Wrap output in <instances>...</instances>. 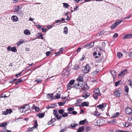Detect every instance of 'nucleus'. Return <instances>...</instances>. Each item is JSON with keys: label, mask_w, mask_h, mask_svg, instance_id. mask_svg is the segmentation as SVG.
Here are the masks:
<instances>
[{"label": "nucleus", "mask_w": 132, "mask_h": 132, "mask_svg": "<svg viewBox=\"0 0 132 132\" xmlns=\"http://www.w3.org/2000/svg\"><path fill=\"white\" fill-rule=\"evenodd\" d=\"M55 117H56L58 120L60 119L61 118V116L59 115L58 114L57 115H56Z\"/></svg>", "instance_id": "obj_46"}, {"label": "nucleus", "mask_w": 132, "mask_h": 132, "mask_svg": "<svg viewBox=\"0 0 132 132\" xmlns=\"http://www.w3.org/2000/svg\"><path fill=\"white\" fill-rule=\"evenodd\" d=\"M7 125L6 123H2L0 125V126L2 127H4Z\"/></svg>", "instance_id": "obj_50"}, {"label": "nucleus", "mask_w": 132, "mask_h": 132, "mask_svg": "<svg viewBox=\"0 0 132 132\" xmlns=\"http://www.w3.org/2000/svg\"><path fill=\"white\" fill-rule=\"evenodd\" d=\"M117 56L118 58H120L122 57V54L120 52L117 53Z\"/></svg>", "instance_id": "obj_25"}, {"label": "nucleus", "mask_w": 132, "mask_h": 132, "mask_svg": "<svg viewBox=\"0 0 132 132\" xmlns=\"http://www.w3.org/2000/svg\"><path fill=\"white\" fill-rule=\"evenodd\" d=\"M56 119L55 118H52L51 120L50 121V122H51L52 123L55 121L56 120Z\"/></svg>", "instance_id": "obj_60"}, {"label": "nucleus", "mask_w": 132, "mask_h": 132, "mask_svg": "<svg viewBox=\"0 0 132 132\" xmlns=\"http://www.w3.org/2000/svg\"><path fill=\"white\" fill-rule=\"evenodd\" d=\"M127 73V69H125L123 70L122 71L118 74L119 76H122L125 75Z\"/></svg>", "instance_id": "obj_6"}, {"label": "nucleus", "mask_w": 132, "mask_h": 132, "mask_svg": "<svg viewBox=\"0 0 132 132\" xmlns=\"http://www.w3.org/2000/svg\"><path fill=\"white\" fill-rule=\"evenodd\" d=\"M55 97L56 99H59L60 98V96L59 95H56Z\"/></svg>", "instance_id": "obj_64"}, {"label": "nucleus", "mask_w": 132, "mask_h": 132, "mask_svg": "<svg viewBox=\"0 0 132 132\" xmlns=\"http://www.w3.org/2000/svg\"><path fill=\"white\" fill-rule=\"evenodd\" d=\"M20 9V8L19 6H18L17 7H16L15 8V10H14V12H17L19 11Z\"/></svg>", "instance_id": "obj_20"}, {"label": "nucleus", "mask_w": 132, "mask_h": 132, "mask_svg": "<svg viewBox=\"0 0 132 132\" xmlns=\"http://www.w3.org/2000/svg\"><path fill=\"white\" fill-rule=\"evenodd\" d=\"M126 113L127 114H129L132 112L131 109L129 108H127L125 110Z\"/></svg>", "instance_id": "obj_13"}, {"label": "nucleus", "mask_w": 132, "mask_h": 132, "mask_svg": "<svg viewBox=\"0 0 132 132\" xmlns=\"http://www.w3.org/2000/svg\"><path fill=\"white\" fill-rule=\"evenodd\" d=\"M3 114L6 115L8 114V113L6 111H3Z\"/></svg>", "instance_id": "obj_59"}, {"label": "nucleus", "mask_w": 132, "mask_h": 132, "mask_svg": "<svg viewBox=\"0 0 132 132\" xmlns=\"http://www.w3.org/2000/svg\"><path fill=\"white\" fill-rule=\"evenodd\" d=\"M53 113L54 115L55 116L56 115L58 114L56 110H54L53 111Z\"/></svg>", "instance_id": "obj_49"}, {"label": "nucleus", "mask_w": 132, "mask_h": 132, "mask_svg": "<svg viewBox=\"0 0 132 132\" xmlns=\"http://www.w3.org/2000/svg\"><path fill=\"white\" fill-rule=\"evenodd\" d=\"M75 82V80H71L70 81L68 84H70V85L73 86V85L74 84Z\"/></svg>", "instance_id": "obj_36"}, {"label": "nucleus", "mask_w": 132, "mask_h": 132, "mask_svg": "<svg viewBox=\"0 0 132 132\" xmlns=\"http://www.w3.org/2000/svg\"><path fill=\"white\" fill-rule=\"evenodd\" d=\"M132 37V34H127L124 36L122 38L123 39H129Z\"/></svg>", "instance_id": "obj_10"}, {"label": "nucleus", "mask_w": 132, "mask_h": 132, "mask_svg": "<svg viewBox=\"0 0 132 132\" xmlns=\"http://www.w3.org/2000/svg\"><path fill=\"white\" fill-rule=\"evenodd\" d=\"M94 42H91L90 43H88L86 45L83 46V47L84 48L89 49L90 48L92 47V46L94 45Z\"/></svg>", "instance_id": "obj_3"}, {"label": "nucleus", "mask_w": 132, "mask_h": 132, "mask_svg": "<svg viewBox=\"0 0 132 132\" xmlns=\"http://www.w3.org/2000/svg\"><path fill=\"white\" fill-rule=\"evenodd\" d=\"M125 91L127 93V94H126L127 95V94L128 92L129 88L127 86H126L125 87Z\"/></svg>", "instance_id": "obj_38"}, {"label": "nucleus", "mask_w": 132, "mask_h": 132, "mask_svg": "<svg viewBox=\"0 0 132 132\" xmlns=\"http://www.w3.org/2000/svg\"><path fill=\"white\" fill-rule=\"evenodd\" d=\"M11 47L10 46H8L7 48V49L9 51H11Z\"/></svg>", "instance_id": "obj_62"}, {"label": "nucleus", "mask_w": 132, "mask_h": 132, "mask_svg": "<svg viewBox=\"0 0 132 132\" xmlns=\"http://www.w3.org/2000/svg\"><path fill=\"white\" fill-rule=\"evenodd\" d=\"M110 71L113 77V79H114V78L116 77V74L115 71L114 70H113L112 71Z\"/></svg>", "instance_id": "obj_18"}, {"label": "nucleus", "mask_w": 132, "mask_h": 132, "mask_svg": "<svg viewBox=\"0 0 132 132\" xmlns=\"http://www.w3.org/2000/svg\"><path fill=\"white\" fill-rule=\"evenodd\" d=\"M67 128H64L63 129H62L60 131V132H63L66 130Z\"/></svg>", "instance_id": "obj_58"}, {"label": "nucleus", "mask_w": 132, "mask_h": 132, "mask_svg": "<svg viewBox=\"0 0 132 132\" xmlns=\"http://www.w3.org/2000/svg\"><path fill=\"white\" fill-rule=\"evenodd\" d=\"M23 107L24 109V112L28 111L30 109L29 106L28 105H25Z\"/></svg>", "instance_id": "obj_14"}, {"label": "nucleus", "mask_w": 132, "mask_h": 132, "mask_svg": "<svg viewBox=\"0 0 132 132\" xmlns=\"http://www.w3.org/2000/svg\"><path fill=\"white\" fill-rule=\"evenodd\" d=\"M99 70L98 69H96L95 70H94L92 73V75L93 76H95L97 74Z\"/></svg>", "instance_id": "obj_17"}, {"label": "nucleus", "mask_w": 132, "mask_h": 132, "mask_svg": "<svg viewBox=\"0 0 132 132\" xmlns=\"http://www.w3.org/2000/svg\"><path fill=\"white\" fill-rule=\"evenodd\" d=\"M94 94L93 95V96L95 100H97L98 96L101 95V93H100L99 88L95 89L94 90Z\"/></svg>", "instance_id": "obj_1"}, {"label": "nucleus", "mask_w": 132, "mask_h": 132, "mask_svg": "<svg viewBox=\"0 0 132 132\" xmlns=\"http://www.w3.org/2000/svg\"><path fill=\"white\" fill-rule=\"evenodd\" d=\"M73 87V86L72 85L69 84H68L67 85V87L68 90H70Z\"/></svg>", "instance_id": "obj_28"}, {"label": "nucleus", "mask_w": 132, "mask_h": 132, "mask_svg": "<svg viewBox=\"0 0 132 132\" xmlns=\"http://www.w3.org/2000/svg\"><path fill=\"white\" fill-rule=\"evenodd\" d=\"M92 129L91 127H86L85 129V130L86 132H88L91 131Z\"/></svg>", "instance_id": "obj_19"}, {"label": "nucleus", "mask_w": 132, "mask_h": 132, "mask_svg": "<svg viewBox=\"0 0 132 132\" xmlns=\"http://www.w3.org/2000/svg\"><path fill=\"white\" fill-rule=\"evenodd\" d=\"M68 116V114L67 113H64L62 114V116L63 117H66Z\"/></svg>", "instance_id": "obj_43"}, {"label": "nucleus", "mask_w": 132, "mask_h": 132, "mask_svg": "<svg viewBox=\"0 0 132 132\" xmlns=\"http://www.w3.org/2000/svg\"><path fill=\"white\" fill-rule=\"evenodd\" d=\"M131 14H130L129 15H128L127 17L124 18L123 19H129L130 17L131 16Z\"/></svg>", "instance_id": "obj_42"}, {"label": "nucleus", "mask_w": 132, "mask_h": 132, "mask_svg": "<svg viewBox=\"0 0 132 132\" xmlns=\"http://www.w3.org/2000/svg\"><path fill=\"white\" fill-rule=\"evenodd\" d=\"M84 75H80L79 77L77 78V80L78 81L81 82V83L83 82V77Z\"/></svg>", "instance_id": "obj_8"}, {"label": "nucleus", "mask_w": 132, "mask_h": 132, "mask_svg": "<svg viewBox=\"0 0 132 132\" xmlns=\"http://www.w3.org/2000/svg\"><path fill=\"white\" fill-rule=\"evenodd\" d=\"M11 19L13 22H16L18 20V18L16 16L13 15L11 17Z\"/></svg>", "instance_id": "obj_11"}, {"label": "nucleus", "mask_w": 132, "mask_h": 132, "mask_svg": "<svg viewBox=\"0 0 132 132\" xmlns=\"http://www.w3.org/2000/svg\"><path fill=\"white\" fill-rule=\"evenodd\" d=\"M6 110L8 114V113L10 114L12 112V110L11 109H7Z\"/></svg>", "instance_id": "obj_52"}, {"label": "nucleus", "mask_w": 132, "mask_h": 132, "mask_svg": "<svg viewBox=\"0 0 132 132\" xmlns=\"http://www.w3.org/2000/svg\"><path fill=\"white\" fill-rule=\"evenodd\" d=\"M116 119H112L109 122H108V123H115L116 122Z\"/></svg>", "instance_id": "obj_47"}, {"label": "nucleus", "mask_w": 132, "mask_h": 132, "mask_svg": "<svg viewBox=\"0 0 132 132\" xmlns=\"http://www.w3.org/2000/svg\"><path fill=\"white\" fill-rule=\"evenodd\" d=\"M104 31H102L100 32H99L98 34L99 35V36H101L102 35L104 34Z\"/></svg>", "instance_id": "obj_51"}, {"label": "nucleus", "mask_w": 132, "mask_h": 132, "mask_svg": "<svg viewBox=\"0 0 132 132\" xmlns=\"http://www.w3.org/2000/svg\"><path fill=\"white\" fill-rule=\"evenodd\" d=\"M78 124L76 123H71L70 124V126L73 128L75 127Z\"/></svg>", "instance_id": "obj_37"}, {"label": "nucleus", "mask_w": 132, "mask_h": 132, "mask_svg": "<svg viewBox=\"0 0 132 132\" xmlns=\"http://www.w3.org/2000/svg\"><path fill=\"white\" fill-rule=\"evenodd\" d=\"M63 33L65 34H67L68 33V29L66 27H65L64 28Z\"/></svg>", "instance_id": "obj_22"}, {"label": "nucleus", "mask_w": 132, "mask_h": 132, "mask_svg": "<svg viewBox=\"0 0 132 132\" xmlns=\"http://www.w3.org/2000/svg\"><path fill=\"white\" fill-rule=\"evenodd\" d=\"M106 105L105 104L103 103L101 104H100V105L97 106V107L99 109H102L104 108V107H105Z\"/></svg>", "instance_id": "obj_15"}, {"label": "nucleus", "mask_w": 132, "mask_h": 132, "mask_svg": "<svg viewBox=\"0 0 132 132\" xmlns=\"http://www.w3.org/2000/svg\"><path fill=\"white\" fill-rule=\"evenodd\" d=\"M120 91L118 89L116 90V91L114 92V95L117 97H118L120 96Z\"/></svg>", "instance_id": "obj_12"}, {"label": "nucleus", "mask_w": 132, "mask_h": 132, "mask_svg": "<svg viewBox=\"0 0 132 132\" xmlns=\"http://www.w3.org/2000/svg\"><path fill=\"white\" fill-rule=\"evenodd\" d=\"M35 125L34 126L31 128H28V131H31L33 130L34 129L36 128L38 126L37 124V122L36 120H35L34 121Z\"/></svg>", "instance_id": "obj_5"}, {"label": "nucleus", "mask_w": 132, "mask_h": 132, "mask_svg": "<svg viewBox=\"0 0 132 132\" xmlns=\"http://www.w3.org/2000/svg\"><path fill=\"white\" fill-rule=\"evenodd\" d=\"M87 120L85 119L83 120L80 121L79 122V124L80 125H84L85 123H86Z\"/></svg>", "instance_id": "obj_24"}, {"label": "nucleus", "mask_w": 132, "mask_h": 132, "mask_svg": "<svg viewBox=\"0 0 132 132\" xmlns=\"http://www.w3.org/2000/svg\"><path fill=\"white\" fill-rule=\"evenodd\" d=\"M11 51L14 52H16L17 51V49L15 46H14L11 48Z\"/></svg>", "instance_id": "obj_23"}, {"label": "nucleus", "mask_w": 132, "mask_h": 132, "mask_svg": "<svg viewBox=\"0 0 132 132\" xmlns=\"http://www.w3.org/2000/svg\"><path fill=\"white\" fill-rule=\"evenodd\" d=\"M79 67V66H75L73 68V69L75 70H77Z\"/></svg>", "instance_id": "obj_55"}, {"label": "nucleus", "mask_w": 132, "mask_h": 132, "mask_svg": "<svg viewBox=\"0 0 132 132\" xmlns=\"http://www.w3.org/2000/svg\"><path fill=\"white\" fill-rule=\"evenodd\" d=\"M38 116L40 118H43L44 116V114L43 113H39L38 114Z\"/></svg>", "instance_id": "obj_34"}, {"label": "nucleus", "mask_w": 132, "mask_h": 132, "mask_svg": "<svg viewBox=\"0 0 132 132\" xmlns=\"http://www.w3.org/2000/svg\"><path fill=\"white\" fill-rule=\"evenodd\" d=\"M83 84V82H82V83H78L77 84H76L75 85H73V87L76 88H78L82 86Z\"/></svg>", "instance_id": "obj_9"}, {"label": "nucleus", "mask_w": 132, "mask_h": 132, "mask_svg": "<svg viewBox=\"0 0 132 132\" xmlns=\"http://www.w3.org/2000/svg\"><path fill=\"white\" fill-rule=\"evenodd\" d=\"M51 54V52L50 51L47 52L46 53V54L47 56H49Z\"/></svg>", "instance_id": "obj_53"}, {"label": "nucleus", "mask_w": 132, "mask_h": 132, "mask_svg": "<svg viewBox=\"0 0 132 132\" xmlns=\"http://www.w3.org/2000/svg\"><path fill=\"white\" fill-rule=\"evenodd\" d=\"M24 34L26 35H29L30 34L31 32L28 29H26L24 31Z\"/></svg>", "instance_id": "obj_16"}, {"label": "nucleus", "mask_w": 132, "mask_h": 132, "mask_svg": "<svg viewBox=\"0 0 132 132\" xmlns=\"http://www.w3.org/2000/svg\"><path fill=\"white\" fill-rule=\"evenodd\" d=\"M119 114V112H117L116 113H114L112 116L113 117H115L116 116H118Z\"/></svg>", "instance_id": "obj_39"}, {"label": "nucleus", "mask_w": 132, "mask_h": 132, "mask_svg": "<svg viewBox=\"0 0 132 132\" xmlns=\"http://www.w3.org/2000/svg\"><path fill=\"white\" fill-rule=\"evenodd\" d=\"M59 112L60 114H62L64 112V110L63 109H60L59 110Z\"/></svg>", "instance_id": "obj_44"}, {"label": "nucleus", "mask_w": 132, "mask_h": 132, "mask_svg": "<svg viewBox=\"0 0 132 132\" xmlns=\"http://www.w3.org/2000/svg\"><path fill=\"white\" fill-rule=\"evenodd\" d=\"M47 96L48 97V98L49 99H52L53 98V94H47Z\"/></svg>", "instance_id": "obj_32"}, {"label": "nucleus", "mask_w": 132, "mask_h": 132, "mask_svg": "<svg viewBox=\"0 0 132 132\" xmlns=\"http://www.w3.org/2000/svg\"><path fill=\"white\" fill-rule=\"evenodd\" d=\"M89 93L87 92H84L82 95V96L85 98L88 97L90 95Z\"/></svg>", "instance_id": "obj_7"}, {"label": "nucleus", "mask_w": 132, "mask_h": 132, "mask_svg": "<svg viewBox=\"0 0 132 132\" xmlns=\"http://www.w3.org/2000/svg\"><path fill=\"white\" fill-rule=\"evenodd\" d=\"M123 20H118L117 22L113 23V24L111 26V29H113L115 28L120 23L122 22L123 21Z\"/></svg>", "instance_id": "obj_2"}, {"label": "nucleus", "mask_w": 132, "mask_h": 132, "mask_svg": "<svg viewBox=\"0 0 132 132\" xmlns=\"http://www.w3.org/2000/svg\"><path fill=\"white\" fill-rule=\"evenodd\" d=\"M118 36V34L117 33H116L114 34L113 36V37L114 38L117 37Z\"/></svg>", "instance_id": "obj_56"}, {"label": "nucleus", "mask_w": 132, "mask_h": 132, "mask_svg": "<svg viewBox=\"0 0 132 132\" xmlns=\"http://www.w3.org/2000/svg\"><path fill=\"white\" fill-rule=\"evenodd\" d=\"M22 80V79L21 78H20L19 79V80H18V81L15 83V84L16 85H18L19 84V82H21Z\"/></svg>", "instance_id": "obj_48"}, {"label": "nucleus", "mask_w": 132, "mask_h": 132, "mask_svg": "<svg viewBox=\"0 0 132 132\" xmlns=\"http://www.w3.org/2000/svg\"><path fill=\"white\" fill-rule=\"evenodd\" d=\"M36 81L38 82V83H40L42 81V80L41 79H36Z\"/></svg>", "instance_id": "obj_54"}, {"label": "nucleus", "mask_w": 132, "mask_h": 132, "mask_svg": "<svg viewBox=\"0 0 132 132\" xmlns=\"http://www.w3.org/2000/svg\"><path fill=\"white\" fill-rule=\"evenodd\" d=\"M19 112H24V109L23 107H20L19 108Z\"/></svg>", "instance_id": "obj_40"}, {"label": "nucleus", "mask_w": 132, "mask_h": 132, "mask_svg": "<svg viewBox=\"0 0 132 132\" xmlns=\"http://www.w3.org/2000/svg\"><path fill=\"white\" fill-rule=\"evenodd\" d=\"M25 43V42L22 40H20V41L17 43V45L18 46H19L20 45Z\"/></svg>", "instance_id": "obj_21"}, {"label": "nucleus", "mask_w": 132, "mask_h": 132, "mask_svg": "<svg viewBox=\"0 0 132 132\" xmlns=\"http://www.w3.org/2000/svg\"><path fill=\"white\" fill-rule=\"evenodd\" d=\"M88 102H83L82 104V106H88Z\"/></svg>", "instance_id": "obj_30"}, {"label": "nucleus", "mask_w": 132, "mask_h": 132, "mask_svg": "<svg viewBox=\"0 0 132 132\" xmlns=\"http://www.w3.org/2000/svg\"><path fill=\"white\" fill-rule=\"evenodd\" d=\"M94 115L96 116H98L100 115V113L98 112L97 110H96L94 112Z\"/></svg>", "instance_id": "obj_27"}, {"label": "nucleus", "mask_w": 132, "mask_h": 132, "mask_svg": "<svg viewBox=\"0 0 132 132\" xmlns=\"http://www.w3.org/2000/svg\"><path fill=\"white\" fill-rule=\"evenodd\" d=\"M63 50H64V49H63V48H61L60 49V50L59 52H57L55 54H58L61 53L63 52Z\"/></svg>", "instance_id": "obj_26"}, {"label": "nucleus", "mask_w": 132, "mask_h": 132, "mask_svg": "<svg viewBox=\"0 0 132 132\" xmlns=\"http://www.w3.org/2000/svg\"><path fill=\"white\" fill-rule=\"evenodd\" d=\"M63 7L64 8H68L69 6V5L67 3H63Z\"/></svg>", "instance_id": "obj_31"}, {"label": "nucleus", "mask_w": 132, "mask_h": 132, "mask_svg": "<svg viewBox=\"0 0 132 132\" xmlns=\"http://www.w3.org/2000/svg\"><path fill=\"white\" fill-rule=\"evenodd\" d=\"M90 70V67L88 64H87L84 69L82 70L84 73H88Z\"/></svg>", "instance_id": "obj_4"}, {"label": "nucleus", "mask_w": 132, "mask_h": 132, "mask_svg": "<svg viewBox=\"0 0 132 132\" xmlns=\"http://www.w3.org/2000/svg\"><path fill=\"white\" fill-rule=\"evenodd\" d=\"M84 130V128L83 127H81L79 128L78 130L77 131V132H82Z\"/></svg>", "instance_id": "obj_35"}, {"label": "nucleus", "mask_w": 132, "mask_h": 132, "mask_svg": "<svg viewBox=\"0 0 132 132\" xmlns=\"http://www.w3.org/2000/svg\"><path fill=\"white\" fill-rule=\"evenodd\" d=\"M36 27L39 29L41 28V26L40 25H36Z\"/></svg>", "instance_id": "obj_63"}, {"label": "nucleus", "mask_w": 132, "mask_h": 132, "mask_svg": "<svg viewBox=\"0 0 132 132\" xmlns=\"http://www.w3.org/2000/svg\"><path fill=\"white\" fill-rule=\"evenodd\" d=\"M38 37H41L42 39H43V37L42 34L41 33H38Z\"/></svg>", "instance_id": "obj_41"}, {"label": "nucleus", "mask_w": 132, "mask_h": 132, "mask_svg": "<svg viewBox=\"0 0 132 132\" xmlns=\"http://www.w3.org/2000/svg\"><path fill=\"white\" fill-rule=\"evenodd\" d=\"M34 109L35 110L37 111H38L39 110V109L38 108L36 107V106H35L34 107Z\"/></svg>", "instance_id": "obj_57"}, {"label": "nucleus", "mask_w": 132, "mask_h": 132, "mask_svg": "<svg viewBox=\"0 0 132 132\" xmlns=\"http://www.w3.org/2000/svg\"><path fill=\"white\" fill-rule=\"evenodd\" d=\"M66 103L65 101H64L63 102H60L58 103L59 105L60 106H62L64 105Z\"/></svg>", "instance_id": "obj_29"}, {"label": "nucleus", "mask_w": 132, "mask_h": 132, "mask_svg": "<svg viewBox=\"0 0 132 132\" xmlns=\"http://www.w3.org/2000/svg\"><path fill=\"white\" fill-rule=\"evenodd\" d=\"M121 81H118L117 82H114V83L115 84V85L116 86H118V85L121 84Z\"/></svg>", "instance_id": "obj_33"}, {"label": "nucleus", "mask_w": 132, "mask_h": 132, "mask_svg": "<svg viewBox=\"0 0 132 132\" xmlns=\"http://www.w3.org/2000/svg\"><path fill=\"white\" fill-rule=\"evenodd\" d=\"M128 55L129 57H132V52H129Z\"/></svg>", "instance_id": "obj_61"}, {"label": "nucleus", "mask_w": 132, "mask_h": 132, "mask_svg": "<svg viewBox=\"0 0 132 132\" xmlns=\"http://www.w3.org/2000/svg\"><path fill=\"white\" fill-rule=\"evenodd\" d=\"M74 110V108L72 107H68V111H72Z\"/></svg>", "instance_id": "obj_45"}]
</instances>
